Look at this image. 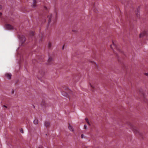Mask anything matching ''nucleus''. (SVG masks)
Returning a JSON list of instances; mask_svg holds the SVG:
<instances>
[{
  "mask_svg": "<svg viewBox=\"0 0 148 148\" xmlns=\"http://www.w3.org/2000/svg\"><path fill=\"white\" fill-rule=\"evenodd\" d=\"M130 128L135 134L138 135L140 134L138 129L134 125H130Z\"/></svg>",
  "mask_w": 148,
  "mask_h": 148,
  "instance_id": "nucleus-1",
  "label": "nucleus"
},
{
  "mask_svg": "<svg viewBox=\"0 0 148 148\" xmlns=\"http://www.w3.org/2000/svg\"><path fill=\"white\" fill-rule=\"evenodd\" d=\"M5 29L9 30H12L14 29L13 27L10 24L5 25Z\"/></svg>",
  "mask_w": 148,
  "mask_h": 148,
  "instance_id": "nucleus-2",
  "label": "nucleus"
},
{
  "mask_svg": "<svg viewBox=\"0 0 148 148\" xmlns=\"http://www.w3.org/2000/svg\"><path fill=\"white\" fill-rule=\"evenodd\" d=\"M5 75L8 79H10L11 78L12 75L11 73H6Z\"/></svg>",
  "mask_w": 148,
  "mask_h": 148,
  "instance_id": "nucleus-3",
  "label": "nucleus"
},
{
  "mask_svg": "<svg viewBox=\"0 0 148 148\" xmlns=\"http://www.w3.org/2000/svg\"><path fill=\"white\" fill-rule=\"evenodd\" d=\"M20 40L22 43H23L25 42V37L24 36H23L21 38H20Z\"/></svg>",
  "mask_w": 148,
  "mask_h": 148,
  "instance_id": "nucleus-4",
  "label": "nucleus"
},
{
  "mask_svg": "<svg viewBox=\"0 0 148 148\" xmlns=\"http://www.w3.org/2000/svg\"><path fill=\"white\" fill-rule=\"evenodd\" d=\"M69 129L71 131H74V129L73 127L71 126L70 124H69V126L68 127Z\"/></svg>",
  "mask_w": 148,
  "mask_h": 148,
  "instance_id": "nucleus-5",
  "label": "nucleus"
},
{
  "mask_svg": "<svg viewBox=\"0 0 148 148\" xmlns=\"http://www.w3.org/2000/svg\"><path fill=\"white\" fill-rule=\"evenodd\" d=\"M52 17V14H50L49 15H48V18H49V21L48 22L49 23H50L51 22V18Z\"/></svg>",
  "mask_w": 148,
  "mask_h": 148,
  "instance_id": "nucleus-6",
  "label": "nucleus"
},
{
  "mask_svg": "<svg viewBox=\"0 0 148 148\" xmlns=\"http://www.w3.org/2000/svg\"><path fill=\"white\" fill-rule=\"evenodd\" d=\"M36 0H33V3L32 4V6L33 7H35L36 5Z\"/></svg>",
  "mask_w": 148,
  "mask_h": 148,
  "instance_id": "nucleus-7",
  "label": "nucleus"
},
{
  "mask_svg": "<svg viewBox=\"0 0 148 148\" xmlns=\"http://www.w3.org/2000/svg\"><path fill=\"white\" fill-rule=\"evenodd\" d=\"M50 125V123L49 122H45V125L46 127H48Z\"/></svg>",
  "mask_w": 148,
  "mask_h": 148,
  "instance_id": "nucleus-8",
  "label": "nucleus"
},
{
  "mask_svg": "<svg viewBox=\"0 0 148 148\" xmlns=\"http://www.w3.org/2000/svg\"><path fill=\"white\" fill-rule=\"evenodd\" d=\"M41 105L42 106V107H45L46 106V104L45 101H42L41 103Z\"/></svg>",
  "mask_w": 148,
  "mask_h": 148,
  "instance_id": "nucleus-9",
  "label": "nucleus"
},
{
  "mask_svg": "<svg viewBox=\"0 0 148 148\" xmlns=\"http://www.w3.org/2000/svg\"><path fill=\"white\" fill-rule=\"evenodd\" d=\"M113 45L114 46L115 48L117 49L119 51H120V50L119 48H118L116 45L114 43V42H113Z\"/></svg>",
  "mask_w": 148,
  "mask_h": 148,
  "instance_id": "nucleus-10",
  "label": "nucleus"
},
{
  "mask_svg": "<svg viewBox=\"0 0 148 148\" xmlns=\"http://www.w3.org/2000/svg\"><path fill=\"white\" fill-rule=\"evenodd\" d=\"M33 122L34 124L37 125L38 124V120L37 119H35Z\"/></svg>",
  "mask_w": 148,
  "mask_h": 148,
  "instance_id": "nucleus-11",
  "label": "nucleus"
},
{
  "mask_svg": "<svg viewBox=\"0 0 148 148\" xmlns=\"http://www.w3.org/2000/svg\"><path fill=\"white\" fill-rule=\"evenodd\" d=\"M144 33H141L140 35V37L141 38L143 37L144 36Z\"/></svg>",
  "mask_w": 148,
  "mask_h": 148,
  "instance_id": "nucleus-12",
  "label": "nucleus"
},
{
  "mask_svg": "<svg viewBox=\"0 0 148 148\" xmlns=\"http://www.w3.org/2000/svg\"><path fill=\"white\" fill-rule=\"evenodd\" d=\"M52 59L51 58H49L48 59V61L49 62H50L52 61Z\"/></svg>",
  "mask_w": 148,
  "mask_h": 148,
  "instance_id": "nucleus-13",
  "label": "nucleus"
},
{
  "mask_svg": "<svg viewBox=\"0 0 148 148\" xmlns=\"http://www.w3.org/2000/svg\"><path fill=\"white\" fill-rule=\"evenodd\" d=\"M31 34L32 35H34V32H32L31 33Z\"/></svg>",
  "mask_w": 148,
  "mask_h": 148,
  "instance_id": "nucleus-14",
  "label": "nucleus"
},
{
  "mask_svg": "<svg viewBox=\"0 0 148 148\" xmlns=\"http://www.w3.org/2000/svg\"><path fill=\"white\" fill-rule=\"evenodd\" d=\"M138 17L139 15V12H138V13L136 14Z\"/></svg>",
  "mask_w": 148,
  "mask_h": 148,
  "instance_id": "nucleus-15",
  "label": "nucleus"
},
{
  "mask_svg": "<svg viewBox=\"0 0 148 148\" xmlns=\"http://www.w3.org/2000/svg\"><path fill=\"white\" fill-rule=\"evenodd\" d=\"M84 128L86 130H87V126L86 125H84Z\"/></svg>",
  "mask_w": 148,
  "mask_h": 148,
  "instance_id": "nucleus-16",
  "label": "nucleus"
},
{
  "mask_svg": "<svg viewBox=\"0 0 148 148\" xmlns=\"http://www.w3.org/2000/svg\"><path fill=\"white\" fill-rule=\"evenodd\" d=\"M90 86L91 88H94V86H93L92 85L90 84Z\"/></svg>",
  "mask_w": 148,
  "mask_h": 148,
  "instance_id": "nucleus-17",
  "label": "nucleus"
},
{
  "mask_svg": "<svg viewBox=\"0 0 148 148\" xmlns=\"http://www.w3.org/2000/svg\"><path fill=\"white\" fill-rule=\"evenodd\" d=\"M20 132L22 133H23V130L22 129H21V130H20Z\"/></svg>",
  "mask_w": 148,
  "mask_h": 148,
  "instance_id": "nucleus-18",
  "label": "nucleus"
},
{
  "mask_svg": "<svg viewBox=\"0 0 148 148\" xmlns=\"http://www.w3.org/2000/svg\"><path fill=\"white\" fill-rule=\"evenodd\" d=\"M38 148H43V147L42 146L40 145L38 147Z\"/></svg>",
  "mask_w": 148,
  "mask_h": 148,
  "instance_id": "nucleus-19",
  "label": "nucleus"
},
{
  "mask_svg": "<svg viewBox=\"0 0 148 148\" xmlns=\"http://www.w3.org/2000/svg\"><path fill=\"white\" fill-rule=\"evenodd\" d=\"M84 134H82L81 135V138H84Z\"/></svg>",
  "mask_w": 148,
  "mask_h": 148,
  "instance_id": "nucleus-20",
  "label": "nucleus"
},
{
  "mask_svg": "<svg viewBox=\"0 0 148 148\" xmlns=\"http://www.w3.org/2000/svg\"><path fill=\"white\" fill-rule=\"evenodd\" d=\"M144 74L146 76H148V73H144Z\"/></svg>",
  "mask_w": 148,
  "mask_h": 148,
  "instance_id": "nucleus-21",
  "label": "nucleus"
},
{
  "mask_svg": "<svg viewBox=\"0 0 148 148\" xmlns=\"http://www.w3.org/2000/svg\"><path fill=\"white\" fill-rule=\"evenodd\" d=\"M85 120L86 121V122H88V118H86L85 119Z\"/></svg>",
  "mask_w": 148,
  "mask_h": 148,
  "instance_id": "nucleus-22",
  "label": "nucleus"
},
{
  "mask_svg": "<svg viewBox=\"0 0 148 148\" xmlns=\"http://www.w3.org/2000/svg\"><path fill=\"white\" fill-rule=\"evenodd\" d=\"M87 122L88 125H90V123L88 121V122Z\"/></svg>",
  "mask_w": 148,
  "mask_h": 148,
  "instance_id": "nucleus-23",
  "label": "nucleus"
},
{
  "mask_svg": "<svg viewBox=\"0 0 148 148\" xmlns=\"http://www.w3.org/2000/svg\"><path fill=\"white\" fill-rule=\"evenodd\" d=\"M2 8V7L1 5H0V10H1Z\"/></svg>",
  "mask_w": 148,
  "mask_h": 148,
  "instance_id": "nucleus-24",
  "label": "nucleus"
},
{
  "mask_svg": "<svg viewBox=\"0 0 148 148\" xmlns=\"http://www.w3.org/2000/svg\"><path fill=\"white\" fill-rule=\"evenodd\" d=\"M3 107H5L6 108H7V107L5 105H4L3 106Z\"/></svg>",
  "mask_w": 148,
  "mask_h": 148,
  "instance_id": "nucleus-25",
  "label": "nucleus"
},
{
  "mask_svg": "<svg viewBox=\"0 0 148 148\" xmlns=\"http://www.w3.org/2000/svg\"><path fill=\"white\" fill-rule=\"evenodd\" d=\"M14 90H12V94H13L14 93Z\"/></svg>",
  "mask_w": 148,
  "mask_h": 148,
  "instance_id": "nucleus-26",
  "label": "nucleus"
},
{
  "mask_svg": "<svg viewBox=\"0 0 148 148\" xmlns=\"http://www.w3.org/2000/svg\"><path fill=\"white\" fill-rule=\"evenodd\" d=\"M2 15V13L1 12H0V16H1Z\"/></svg>",
  "mask_w": 148,
  "mask_h": 148,
  "instance_id": "nucleus-27",
  "label": "nucleus"
},
{
  "mask_svg": "<svg viewBox=\"0 0 148 148\" xmlns=\"http://www.w3.org/2000/svg\"><path fill=\"white\" fill-rule=\"evenodd\" d=\"M110 47L112 49H113V47H112V45H110Z\"/></svg>",
  "mask_w": 148,
  "mask_h": 148,
  "instance_id": "nucleus-28",
  "label": "nucleus"
},
{
  "mask_svg": "<svg viewBox=\"0 0 148 148\" xmlns=\"http://www.w3.org/2000/svg\"><path fill=\"white\" fill-rule=\"evenodd\" d=\"M49 47H50V44H49Z\"/></svg>",
  "mask_w": 148,
  "mask_h": 148,
  "instance_id": "nucleus-29",
  "label": "nucleus"
},
{
  "mask_svg": "<svg viewBox=\"0 0 148 148\" xmlns=\"http://www.w3.org/2000/svg\"><path fill=\"white\" fill-rule=\"evenodd\" d=\"M64 47V46H63V47H62V49H63Z\"/></svg>",
  "mask_w": 148,
  "mask_h": 148,
  "instance_id": "nucleus-30",
  "label": "nucleus"
}]
</instances>
